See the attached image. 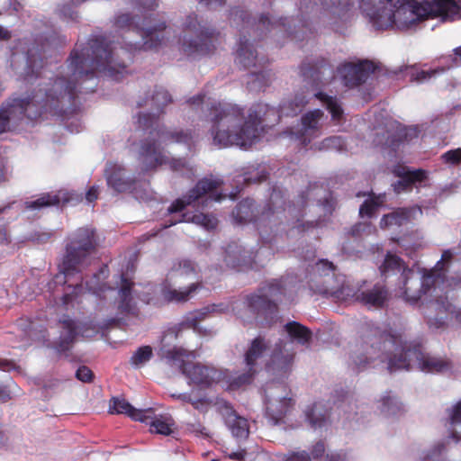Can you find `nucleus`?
<instances>
[{"label":"nucleus","mask_w":461,"mask_h":461,"mask_svg":"<svg viewBox=\"0 0 461 461\" xmlns=\"http://www.w3.org/2000/svg\"><path fill=\"white\" fill-rule=\"evenodd\" d=\"M65 75L57 77L40 89L32 97L15 98L0 108V134L11 129L24 115L34 119L42 111L58 113L60 105L70 103L77 86L84 77H92L95 71L107 73L114 80H121L126 71V64L119 60V51L112 47L104 38L89 41L81 50L75 49L68 59Z\"/></svg>","instance_id":"nucleus-1"},{"label":"nucleus","mask_w":461,"mask_h":461,"mask_svg":"<svg viewBox=\"0 0 461 461\" xmlns=\"http://www.w3.org/2000/svg\"><path fill=\"white\" fill-rule=\"evenodd\" d=\"M309 102L304 94H297L293 100L284 103L280 110L265 104L252 105L247 112L244 108L231 104H212L204 101V95L188 100L191 105L202 104L210 110L212 127L210 134L212 143L219 148L231 146L249 149L260 138L262 122L275 124L280 116L297 114Z\"/></svg>","instance_id":"nucleus-2"},{"label":"nucleus","mask_w":461,"mask_h":461,"mask_svg":"<svg viewBox=\"0 0 461 461\" xmlns=\"http://www.w3.org/2000/svg\"><path fill=\"white\" fill-rule=\"evenodd\" d=\"M170 102L169 93L163 87H157L150 96L138 103V106L149 110V113H141L138 116L139 127L149 131V135L140 144L131 145V151L137 155L143 172L164 164H169L174 170H180L186 165L183 159H171L161 147L162 144L176 142L185 144L190 149L193 143V135L189 131H167L158 124V114Z\"/></svg>","instance_id":"nucleus-3"},{"label":"nucleus","mask_w":461,"mask_h":461,"mask_svg":"<svg viewBox=\"0 0 461 461\" xmlns=\"http://www.w3.org/2000/svg\"><path fill=\"white\" fill-rule=\"evenodd\" d=\"M452 257L451 250L444 251L435 267L424 272L422 276L411 268H403L402 273L401 296L411 303L420 301L422 312L430 324L434 312L440 313L449 310L447 294L461 284V279L456 280L446 276V265Z\"/></svg>","instance_id":"nucleus-4"},{"label":"nucleus","mask_w":461,"mask_h":461,"mask_svg":"<svg viewBox=\"0 0 461 461\" xmlns=\"http://www.w3.org/2000/svg\"><path fill=\"white\" fill-rule=\"evenodd\" d=\"M365 11L376 29H409L429 17L453 20L458 6L455 0H383Z\"/></svg>","instance_id":"nucleus-5"},{"label":"nucleus","mask_w":461,"mask_h":461,"mask_svg":"<svg viewBox=\"0 0 461 461\" xmlns=\"http://www.w3.org/2000/svg\"><path fill=\"white\" fill-rule=\"evenodd\" d=\"M229 310V305L225 303L212 304L200 310L188 313L184 321L170 329H168L161 339V347L159 355L163 359L172 365L178 366L182 374L190 380V384L199 386L208 387L218 383L222 378V373L213 366H205L200 363L185 362L184 357H188L192 353L177 347H170V343L176 339L178 333L183 329H193L198 333H202L199 322L204 320L212 312H225Z\"/></svg>","instance_id":"nucleus-6"},{"label":"nucleus","mask_w":461,"mask_h":461,"mask_svg":"<svg viewBox=\"0 0 461 461\" xmlns=\"http://www.w3.org/2000/svg\"><path fill=\"white\" fill-rule=\"evenodd\" d=\"M384 348L388 350L393 348L395 350L393 356L386 355L382 358V361L387 360V368L390 372L409 370L414 366L427 373L446 374L453 369L450 360L425 355L420 345L403 342L401 339L387 336L384 339Z\"/></svg>","instance_id":"nucleus-7"},{"label":"nucleus","mask_w":461,"mask_h":461,"mask_svg":"<svg viewBox=\"0 0 461 461\" xmlns=\"http://www.w3.org/2000/svg\"><path fill=\"white\" fill-rule=\"evenodd\" d=\"M94 230L88 228L78 229L66 246L61 272L68 283L70 277L81 273L91 264V254L95 250Z\"/></svg>","instance_id":"nucleus-8"},{"label":"nucleus","mask_w":461,"mask_h":461,"mask_svg":"<svg viewBox=\"0 0 461 461\" xmlns=\"http://www.w3.org/2000/svg\"><path fill=\"white\" fill-rule=\"evenodd\" d=\"M114 27L123 32V41L129 50H150L158 47L161 39L158 32L165 29L164 23L156 27H140L128 14L116 16Z\"/></svg>","instance_id":"nucleus-9"},{"label":"nucleus","mask_w":461,"mask_h":461,"mask_svg":"<svg viewBox=\"0 0 461 461\" xmlns=\"http://www.w3.org/2000/svg\"><path fill=\"white\" fill-rule=\"evenodd\" d=\"M182 50L187 55H205L214 49L215 32L196 14H189L184 22Z\"/></svg>","instance_id":"nucleus-10"},{"label":"nucleus","mask_w":461,"mask_h":461,"mask_svg":"<svg viewBox=\"0 0 461 461\" xmlns=\"http://www.w3.org/2000/svg\"><path fill=\"white\" fill-rule=\"evenodd\" d=\"M221 182L219 180L203 178L200 180L194 188H192L182 198L176 200L167 209L169 213L180 212L186 206L202 207L207 206L211 200L219 201L221 196L213 194Z\"/></svg>","instance_id":"nucleus-11"},{"label":"nucleus","mask_w":461,"mask_h":461,"mask_svg":"<svg viewBox=\"0 0 461 461\" xmlns=\"http://www.w3.org/2000/svg\"><path fill=\"white\" fill-rule=\"evenodd\" d=\"M325 119L324 113L320 109L307 112L301 117L300 123L285 131V134L306 146L321 135Z\"/></svg>","instance_id":"nucleus-12"},{"label":"nucleus","mask_w":461,"mask_h":461,"mask_svg":"<svg viewBox=\"0 0 461 461\" xmlns=\"http://www.w3.org/2000/svg\"><path fill=\"white\" fill-rule=\"evenodd\" d=\"M201 286L202 285L198 280L192 282L185 289H176L168 283L155 285H149L146 287L147 292L143 293L140 296L141 300L147 303H155L159 300V297H162L167 302L181 303L192 298Z\"/></svg>","instance_id":"nucleus-13"},{"label":"nucleus","mask_w":461,"mask_h":461,"mask_svg":"<svg viewBox=\"0 0 461 461\" xmlns=\"http://www.w3.org/2000/svg\"><path fill=\"white\" fill-rule=\"evenodd\" d=\"M265 393L267 417L273 425H276L288 411L292 399L282 384H270Z\"/></svg>","instance_id":"nucleus-14"},{"label":"nucleus","mask_w":461,"mask_h":461,"mask_svg":"<svg viewBox=\"0 0 461 461\" xmlns=\"http://www.w3.org/2000/svg\"><path fill=\"white\" fill-rule=\"evenodd\" d=\"M269 350V341L262 337L254 339L250 347L245 354V362L248 367V373L239 376L236 384L241 385L250 381L253 374L258 370V366L262 362L263 357Z\"/></svg>","instance_id":"nucleus-15"},{"label":"nucleus","mask_w":461,"mask_h":461,"mask_svg":"<svg viewBox=\"0 0 461 461\" xmlns=\"http://www.w3.org/2000/svg\"><path fill=\"white\" fill-rule=\"evenodd\" d=\"M294 354L291 341L276 343L267 365L268 371L273 375H286L292 369Z\"/></svg>","instance_id":"nucleus-16"},{"label":"nucleus","mask_w":461,"mask_h":461,"mask_svg":"<svg viewBox=\"0 0 461 461\" xmlns=\"http://www.w3.org/2000/svg\"><path fill=\"white\" fill-rule=\"evenodd\" d=\"M283 293L279 282H274L265 286L260 294H253L248 298V307L253 312H273L276 309V300Z\"/></svg>","instance_id":"nucleus-17"},{"label":"nucleus","mask_w":461,"mask_h":461,"mask_svg":"<svg viewBox=\"0 0 461 461\" xmlns=\"http://www.w3.org/2000/svg\"><path fill=\"white\" fill-rule=\"evenodd\" d=\"M375 65L368 60L359 63H347L339 68V75L348 86H356L365 82L375 70Z\"/></svg>","instance_id":"nucleus-18"},{"label":"nucleus","mask_w":461,"mask_h":461,"mask_svg":"<svg viewBox=\"0 0 461 461\" xmlns=\"http://www.w3.org/2000/svg\"><path fill=\"white\" fill-rule=\"evenodd\" d=\"M217 409L234 438L238 439H245L248 438L249 429L246 419L239 416L226 402H218Z\"/></svg>","instance_id":"nucleus-19"},{"label":"nucleus","mask_w":461,"mask_h":461,"mask_svg":"<svg viewBox=\"0 0 461 461\" xmlns=\"http://www.w3.org/2000/svg\"><path fill=\"white\" fill-rule=\"evenodd\" d=\"M104 174L108 185L116 192L132 190L135 179L125 176V168L122 166L110 162L106 165Z\"/></svg>","instance_id":"nucleus-20"},{"label":"nucleus","mask_w":461,"mask_h":461,"mask_svg":"<svg viewBox=\"0 0 461 461\" xmlns=\"http://www.w3.org/2000/svg\"><path fill=\"white\" fill-rule=\"evenodd\" d=\"M361 289H355L351 285L346 283L344 276H339L334 284L330 280H325L321 287H318V293L323 294H330L339 300H348L354 298L357 301L358 293H361Z\"/></svg>","instance_id":"nucleus-21"},{"label":"nucleus","mask_w":461,"mask_h":461,"mask_svg":"<svg viewBox=\"0 0 461 461\" xmlns=\"http://www.w3.org/2000/svg\"><path fill=\"white\" fill-rule=\"evenodd\" d=\"M379 349L374 347V343L366 342L361 345H356L351 350V365L358 371L364 370L369 366L376 358L382 357Z\"/></svg>","instance_id":"nucleus-22"},{"label":"nucleus","mask_w":461,"mask_h":461,"mask_svg":"<svg viewBox=\"0 0 461 461\" xmlns=\"http://www.w3.org/2000/svg\"><path fill=\"white\" fill-rule=\"evenodd\" d=\"M109 411L112 414H126L134 420L147 421L149 418L150 409L138 410L125 399L113 397L110 401Z\"/></svg>","instance_id":"nucleus-23"},{"label":"nucleus","mask_w":461,"mask_h":461,"mask_svg":"<svg viewBox=\"0 0 461 461\" xmlns=\"http://www.w3.org/2000/svg\"><path fill=\"white\" fill-rule=\"evenodd\" d=\"M263 252L264 251L260 249L255 256H253L252 252L234 242L228 245L226 248L224 260L227 266L236 267L242 264L245 265L252 263L255 258L263 254Z\"/></svg>","instance_id":"nucleus-24"},{"label":"nucleus","mask_w":461,"mask_h":461,"mask_svg":"<svg viewBox=\"0 0 461 461\" xmlns=\"http://www.w3.org/2000/svg\"><path fill=\"white\" fill-rule=\"evenodd\" d=\"M338 278L332 263L327 260H320L314 267V278L312 280L311 288L318 293V287H321L325 280H330L334 284Z\"/></svg>","instance_id":"nucleus-25"},{"label":"nucleus","mask_w":461,"mask_h":461,"mask_svg":"<svg viewBox=\"0 0 461 461\" xmlns=\"http://www.w3.org/2000/svg\"><path fill=\"white\" fill-rule=\"evenodd\" d=\"M395 174L401 177L395 184L393 189L396 193H400L411 187L416 182H421L427 177L426 171L422 169L410 170L406 167H399L395 170Z\"/></svg>","instance_id":"nucleus-26"},{"label":"nucleus","mask_w":461,"mask_h":461,"mask_svg":"<svg viewBox=\"0 0 461 461\" xmlns=\"http://www.w3.org/2000/svg\"><path fill=\"white\" fill-rule=\"evenodd\" d=\"M321 11L331 23L346 16L349 0H321Z\"/></svg>","instance_id":"nucleus-27"},{"label":"nucleus","mask_w":461,"mask_h":461,"mask_svg":"<svg viewBox=\"0 0 461 461\" xmlns=\"http://www.w3.org/2000/svg\"><path fill=\"white\" fill-rule=\"evenodd\" d=\"M416 212L421 213L420 208H402L383 217L380 221L381 227L402 226L410 221Z\"/></svg>","instance_id":"nucleus-28"},{"label":"nucleus","mask_w":461,"mask_h":461,"mask_svg":"<svg viewBox=\"0 0 461 461\" xmlns=\"http://www.w3.org/2000/svg\"><path fill=\"white\" fill-rule=\"evenodd\" d=\"M388 293L381 285H375L372 289L358 293L357 301L366 305L381 307L387 300Z\"/></svg>","instance_id":"nucleus-29"},{"label":"nucleus","mask_w":461,"mask_h":461,"mask_svg":"<svg viewBox=\"0 0 461 461\" xmlns=\"http://www.w3.org/2000/svg\"><path fill=\"white\" fill-rule=\"evenodd\" d=\"M43 68L41 54L38 50L31 49L26 57V68L21 75L23 79L31 82L33 78H37L40 75V69Z\"/></svg>","instance_id":"nucleus-30"},{"label":"nucleus","mask_w":461,"mask_h":461,"mask_svg":"<svg viewBox=\"0 0 461 461\" xmlns=\"http://www.w3.org/2000/svg\"><path fill=\"white\" fill-rule=\"evenodd\" d=\"M180 221L193 222L206 230H212L216 228L218 224V221L213 215L205 214L203 212H184L179 219L175 220L170 225Z\"/></svg>","instance_id":"nucleus-31"},{"label":"nucleus","mask_w":461,"mask_h":461,"mask_svg":"<svg viewBox=\"0 0 461 461\" xmlns=\"http://www.w3.org/2000/svg\"><path fill=\"white\" fill-rule=\"evenodd\" d=\"M236 61L244 68L254 67L258 63V56L253 45L247 40H240L236 53Z\"/></svg>","instance_id":"nucleus-32"},{"label":"nucleus","mask_w":461,"mask_h":461,"mask_svg":"<svg viewBox=\"0 0 461 461\" xmlns=\"http://www.w3.org/2000/svg\"><path fill=\"white\" fill-rule=\"evenodd\" d=\"M451 438H461V400L447 410V418L445 424Z\"/></svg>","instance_id":"nucleus-33"},{"label":"nucleus","mask_w":461,"mask_h":461,"mask_svg":"<svg viewBox=\"0 0 461 461\" xmlns=\"http://www.w3.org/2000/svg\"><path fill=\"white\" fill-rule=\"evenodd\" d=\"M121 282L122 285L119 291L120 302L118 308L122 312L134 313L135 303H133V299L131 294L132 283L123 276L121 277Z\"/></svg>","instance_id":"nucleus-34"},{"label":"nucleus","mask_w":461,"mask_h":461,"mask_svg":"<svg viewBox=\"0 0 461 461\" xmlns=\"http://www.w3.org/2000/svg\"><path fill=\"white\" fill-rule=\"evenodd\" d=\"M150 414L151 412L149 413V418L146 422L149 423L151 432H156L165 436L174 433L176 429L175 421L170 416L151 417Z\"/></svg>","instance_id":"nucleus-35"},{"label":"nucleus","mask_w":461,"mask_h":461,"mask_svg":"<svg viewBox=\"0 0 461 461\" xmlns=\"http://www.w3.org/2000/svg\"><path fill=\"white\" fill-rule=\"evenodd\" d=\"M181 277H186L192 281L197 279L195 267L190 260L179 261L173 267L169 273V278L175 280V284H176Z\"/></svg>","instance_id":"nucleus-36"},{"label":"nucleus","mask_w":461,"mask_h":461,"mask_svg":"<svg viewBox=\"0 0 461 461\" xmlns=\"http://www.w3.org/2000/svg\"><path fill=\"white\" fill-rule=\"evenodd\" d=\"M330 414L321 402H316L306 412V418L313 428H321L329 419Z\"/></svg>","instance_id":"nucleus-37"},{"label":"nucleus","mask_w":461,"mask_h":461,"mask_svg":"<svg viewBox=\"0 0 461 461\" xmlns=\"http://www.w3.org/2000/svg\"><path fill=\"white\" fill-rule=\"evenodd\" d=\"M403 268H408L404 266L402 260L396 255L388 253L384 258V261L380 266L379 270L382 276L387 277L391 274L397 272H403Z\"/></svg>","instance_id":"nucleus-38"},{"label":"nucleus","mask_w":461,"mask_h":461,"mask_svg":"<svg viewBox=\"0 0 461 461\" xmlns=\"http://www.w3.org/2000/svg\"><path fill=\"white\" fill-rule=\"evenodd\" d=\"M233 219L243 223L250 221L254 218V203L252 200L247 199L240 202L232 212Z\"/></svg>","instance_id":"nucleus-39"},{"label":"nucleus","mask_w":461,"mask_h":461,"mask_svg":"<svg viewBox=\"0 0 461 461\" xmlns=\"http://www.w3.org/2000/svg\"><path fill=\"white\" fill-rule=\"evenodd\" d=\"M285 330L292 339H296L301 344L307 343L312 337V332L296 321L288 322L285 325Z\"/></svg>","instance_id":"nucleus-40"},{"label":"nucleus","mask_w":461,"mask_h":461,"mask_svg":"<svg viewBox=\"0 0 461 461\" xmlns=\"http://www.w3.org/2000/svg\"><path fill=\"white\" fill-rule=\"evenodd\" d=\"M380 411L385 417H393L400 414L402 411V405L394 396H384L381 399Z\"/></svg>","instance_id":"nucleus-41"},{"label":"nucleus","mask_w":461,"mask_h":461,"mask_svg":"<svg viewBox=\"0 0 461 461\" xmlns=\"http://www.w3.org/2000/svg\"><path fill=\"white\" fill-rule=\"evenodd\" d=\"M64 331L61 335V342L59 348L66 350L68 348L70 343L73 342L75 338L77 336V326L76 322L71 319H66L62 321Z\"/></svg>","instance_id":"nucleus-42"},{"label":"nucleus","mask_w":461,"mask_h":461,"mask_svg":"<svg viewBox=\"0 0 461 461\" xmlns=\"http://www.w3.org/2000/svg\"><path fill=\"white\" fill-rule=\"evenodd\" d=\"M313 95L326 105L327 109L331 113L333 120H339L341 118L343 111L336 98L323 93H314Z\"/></svg>","instance_id":"nucleus-43"},{"label":"nucleus","mask_w":461,"mask_h":461,"mask_svg":"<svg viewBox=\"0 0 461 461\" xmlns=\"http://www.w3.org/2000/svg\"><path fill=\"white\" fill-rule=\"evenodd\" d=\"M152 355V348L149 346H143L133 353L130 362L135 368H140L150 360Z\"/></svg>","instance_id":"nucleus-44"},{"label":"nucleus","mask_w":461,"mask_h":461,"mask_svg":"<svg viewBox=\"0 0 461 461\" xmlns=\"http://www.w3.org/2000/svg\"><path fill=\"white\" fill-rule=\"evenodd\" d=\"M270 81V74L267 71L252 73L248 81V87L251 91H260L268 85Z\"/></svg>","instance_id":"nucleus-45"},{"label":"nucleus","mask_w":461,"mask_h":461,"mask_svg":"<svg viewBox=\"0 0 461 461\" xmlns=\"http://www.w3.org/2000/svg\"><path fill=\"white\" fill-rule=\"evenodd\" d=\"M60 200H61V198L59 197V194H44V195L39 197L38 199H36L34 201L26 202V207L28 209H33V210L41 209V208H43L46 206L59 204Z\"/></svg>","instance_id":"nucleus-46"},{"label":"nucleus","mask_w":461,"mask_h":461,"mask_svg":"<svg viewBox=\"0 0 461 461\" xmlns=\"http://www.w3.org/2000/svg\"><path fill=\"white\" fill-rule=\"evenodd\" d=\"M449 310L445 312H434V316L432 318V322L435 321V324L439 327L444 323V320L450 314L457 322L461 323V308H456L450 302Z\"/></svg>","instance_id":"nucleus-47"},{"label":"nucleus","mask_w":461,"mask_h":461,"mask_svg":"<svg viewBox=\"0 0 461 461\" xmlns=\"http://www.w3.org/2000/svg\"><path fill=\"white\" fill-rule=\"evenodd\" d=\"M444 71V68H438V69H432V70H420L418 71L411 68V78L412 81L418 82V83H423L425 81L429 80L432 77H435L436 75L442 73Z\"/></svg>","instance_id":"nucleus-48"},{"label":"nucleus","mask_w":461,"mask_h":461,"mask_svg":"<svg viewBox=\"0 0 461 461\" xmlns=\"http://www.w3.org/2000/svg\"><path fill=\"white\" fill-rule=\"evenodd\" d=\"M280 199V193L274 190L270 196L271 207L262 213L263 220L268 219L270 215H274L275 213L279 214L281 212L282 206L279 204Z\"/></svg>","instance_id":"nucleus-49"},{"label":"nucleus","mask_w":461,"mask_h":461,"mask_svg":"<svg viewBox=\"0 0 461 461\" xmlns=\"http://www.w3.org/2000/svg\"><path fill=\"white\" fill-rule=\"evenodd\" d=\"M345 147V141L339 136H332L324 139L321 143L320 149L342 150Z\"/></svg>","instance_id":"nucleus-50"},{"label":"nucleus","mask_w":461,"mask_h":461,"mask_svg":"<svg viewBox=\"0 0 461 461\" xmlns=\"http://www.w3.org/2000/svg\"><path fill=\"white\" fill-rule=\"evenodd\" d=\"M171 397L174 399H176L178 401H181L183 402H189L191 403L195 409H202L206 404L205 399H194L191 396L190 393H172Z\"/></svg>","instance_id":"nucleus-51"},{"label":"nucleus","mask_w":461,"mask_h":461,"mask_svg":"<svg viewBox=\"0 0 461 461\" xmlns=\"http://www.w3.org/2000/svg\"><path fill=\"white\" fill-rule=\"evenodd\" d=\"M383 203V201H366L359 209V213L361 216L366 215L368 217L372 216L375 210Z\"/></svg>","instance_id":"nucleus-52"},{"label":"nucleus","mask_w":461,"mask_h":461,"mask_svg":"<svg viewBox=\"0 0 461 461\" xmlns=\"http://www.w3.org/2000/svg\"><path fill=\"white\" fill-rule=\"evenodd\" d=\"M442 158L451 164H458L461 162V149L448 150L442 155Z\"/></svg>","instance_id":"nucleus-53"},{"label":"nucleus","mask_w":461,"mask_h":461,"mask_svg":"<svg viewBox=\"0 0 461 461\" xmlns=\"http://www.w3.org/2000/svg\"><path fill=\"white\" fill-rule=\"evenodd\" d=\"M372 231V226L367 222H359L351 229L353 236H360L363 233L369 234Z\"/></svg>","instance_id":"nucleus-54"},{"label":"nucleus","mask_w":461,"mask_h":461,"mask_svg":"<svg viewBox=\"0 0 461 461\" xmlns=\"http://www.w3.org/2000/svg\"><path fill=\"white\" fill-rule=\"evenodd\" d=\"M76 377L82 382H90L93 377L92 371L87 366H80L76 372Z\"/></svg>","instance_id":"nucleus-55"},{"label":"nucleus","mask_w":461,"mask_h":461,"mask_svg":"<svg viewBox=\"0 0 461 461\" xmlns=\"http://www.w3.org/2000/svg\"><path fill=\"white\" fill-rule=\"evenodd\" d=\"M188 429L195 433L196 435H200L202 437H209V432L205 427H203L201 423H191L188 424Z\"/></svg>","instance_id":"nucleus-56"},{"label":"nucleus","mask_w":461,"mask_h":461,"mask_svg":"<svg viewBox=\"0 0 461 461\" xmlns=\"http://www.w3.org/2000/svg\"><path fill=\"white\" fill-rule=\"evenodd\" d=\"M444 448L443 444H438L431 454H427L422 457L421 461H436V457L439 456Z\"/></svg>","instance_id":"nucleus-57"},{"label":"nucleus","mask_w":461,"mask_h":461,"mask_svg":"<svg viewBox=\"0 0 461 461\" xmlns=\"http://www.w3.org/2000/svg\"><path fill=\"white\" fill-rule=\"evenodd\" d=\"M324 452H325L324 443L318 442L312 447L311 455H312V458H319L323 455Z\"/></svg>","instance_id":"nucleus-58"},{"label":"nucleus","mask_w":461,"mask_h":461,"mask_svg":"<svg viewBox=\"0 0 461 461\" xmlns=\"http://www.w3.org/2000/svg\"><path fill=\"white\" fill-rule=\"evenodd\" d=\"M310 456L305 451L291 454L286 461H309Z\"/></svg>","instance_id":"nucleus-59"},{"label":"nucleus","mask_w":461,"mask_h":461,"mask_svg":"<svg viewBox=\"0 0 461 461\" xmlns=\"http://www.w3.org/2000/svg\"><path fill=\"white\" fill-rule=\"evenodd\" d=\"M402 131L405 140H411L413 138H417L419 134L418 129L416 127L404 128Z\"/></svg>","instance_id":"nucleus-60"},{"label":"nucleus","mask_w":461,"mask_h":461,"mask_svg":"<svg viewBox=\"0 0 461 461\" xmlns=\"http://www.w3.org/2000/svg\"><path fill=\"white\" fill-rule=\"evenodd\" d=\"M266 178H267V176L265 173L259 174L258 172H257L255 174V176H244L243 181L246 183H252V182L257 183V182H261L262 180H264Z\"/></svg>","instance_id":"nucleus-61"},{"label":"nucleus","mask_w":461,"mask_h":461,"mask_svg":"<svg viewBox=\"0 0 461 461\" xmlns=\"http://www.w3.org/2000/svg\"><path fill=\"white\" fill-rule=\"evenodd\" d=\"M200 5L209 7L216 8L221 6L224 4V0H197Z\"/></svg>","instance_id":"nucleus-62"},{"label":"nucleus","mask_w":461,"mask_h":461,"mask_svg":"<svg viewBox=\"0 0 461 461\" xmlns=\"http://www.w3.org/2000/svg\"><path fill=\"white\" fill-rule=\"evenodd\" d=\"M352 403V399L348 396H346L342 401L336 402L335 406L337 410H341L343 411H347L348 407H349Z\"/></svg>","instance_id":"nucleus-63"},{"label":"nucleus","mask_w":461,"mask_h":461,"mask_svg":"<svg viewBox=\"0 0 461 461\" xmlns=\"http://www.w3.org/2000/svg\"><path fill=\"white\" fill-rule=\"evenodd\" d=\"M60 13L65 16L68 17L72 20H75L77 17V12L72 10V8L69 5H64L60 9Z\"/></svg>","instance_id":"nucleus-64"}]
</instances>
